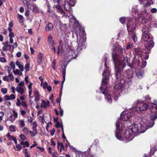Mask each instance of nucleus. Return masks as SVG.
<instances>
[{
  "label": "nucleus",
  "mask_w": 157,
  "mask_h": 157,
  "mask_svg": "<svg viewBox=\"0 0 157 157\" xmlns=\"http://www.w3.org/2000/svg\"><path fill=\"white\" fill-rule=\"evenodd\" d=\"M151 104L152 107V109H151V120L148 121L147 117L146 116H144L140 119V123L141 133L144 132L147 129L153 127L154 124L153 121L157 118V102L156 101H154V103H151Z\"/></svg>",
  "instance_id": "obj_1"
},
{
  "label": "nucleus",
  "mask_w": 157,
  "mask_h": 157,
  "mask_svg": "<svg viewBox=\"0 0 157 157\" xmlns=\"http://www.w3.org/2000/svg\"><path fill=\"white\" fill-rule=\"evenodd\" d=\"M104 60L105 61V68L104 69L102 74L103 78L102 81V86L100 87V89L102 94L105 95V98L107 99L108 102L111 103L112 102V100L111 99V96L110 94V92L109 90H108L107 89H106L105 87L106 86L108 83L109 79L110 72L109 70V67L106 66V62L107 60L106 57L105 58Z\"/></svg>",
  "instance_id": "obj_2"
},
{
  "label": "nucleus",
  "mask_w": 157,
  "mask_h": 157,
  "mask_svg": "<svg viewBox=\"0 0 157 157\" xmlns=\"http://www.w3.org/2000/svg\"><path fill=\"white\" fill-rule=\"evenodd\" d=\"M85 33V31L84 30H79V35L80 36V39L79 40H78V33L77 32L75 33L77 37V42L78 44V47L77 48V50L78 52H80L83 49L85 48L86 38Z\"/></svg>",
  "instance_id": "obj_3"
},
{
  "label": "nucleus",
  "mask_w": 157,
  "mask_h": 157,
  "mask_svg": "<svg viewBox=\"0 0 157 157\" xmlns=\"http://www.w3.org/2000/svg\"><path fill=\"white\" fill-rule=\"evenodd\" d=\"M142 39L145 42H148L145 44V48L147 50H150L154 46V43L152 39L150 38L149 34L143 33L142 35Z\"/></svg>",
  "instance_id": "obj_4"
},
{
  "label": "nucleus",
  "mask_w": 157,
  "mask_h": 157,
  "mask_svg": "<svg viewBox=\"0 0 157 157\" xmlns=\"http://www.w3.org/2000/svg\"><path fill=\"white\" fill-rule=\"evenodd\" d=\"M112 57L114 63L115 67H117L118 65H120L121 64V61L122 60L121 56L119 55L117 53H114L112 54Z\"/></svg>",
  "instance_id": "obj_5"
},
{
  "label": "nucleus",
  "mask_w": 157,
  "mask_h": 157,
  "mask_svg": "<svg viewBox=\"0 0 157 157\" xmlns=\"http://www.w3.org/2000/svg\"><path fill=\"white\" fill-rule=\"evenodd\" d=\"M117 67H115V69L116 71V74L115 75L117 79H119L121 75V71L124 67V65L123 64H121L120 65H118Z\"/></svg>",
  "instance_id": "obj_6"
},
{
  "label": "nucleus",
  "mask_w": 157,
  "mask_h": 157,
  "mask_svg": "<svg viewBox=\"0 0 157 157\" xmlns=\"http://www.w3.org/2000/svg\"><path fill=\"white\" fill-rule=\"evenodd\" d=\"M122 125L120 123L117 122L116 124V129L117 132L116 131L115 132V135L117 138L119 139L121 137V134L118 132L119 131H121L123 129L122 126Z\"/></svg>",
  "instance_id": "obj_7"
},
{
  "label": "nucleus",
  "mask_w": 157,
  "mask_h": 157,
  "mask_svg": "<svg viewBox=\"0 0 157 157\" xmlns=\"http://www.w3.org/2000/svg\"><path fill=\"white\" fill-rule=\"evenodd\" d=\"M137 106L139 107V109L140 111H145L148 108V105L144 103V102H140L138 101L137 102Z\"/></svg>",
  "instance_id": "obj_8"
},
{
  "label": "nucleus",
  "mask_w": 157,
  "mask_h": 157,
  "mask_svg": "<svg viewBox=\"0 0 157 157\" xmlns=\"http://www.w3.org/2000/svg\"><path fill=\"white\" fill-rule=\"evenodd\" d=\"M132 116L131 113L129 112L124 114V113H122L121 115V118L122 121H125L129 119Z\"/></svg>",
  "instance_id": "obj_9"
},
{
  "label": "nucleus",
  "mask_w": 157,
  "mask_h": 157,
  "mask_svg": "<svg viewBox=\"0 0 157 157\" xmlns=\"http://www.w3.org/2000/svg\"><path fill=\"white\" fill-rule=\"evenodd\" d=\"M55 3L54 7H55L58 10L61 11V7L60 4H62L63 0H53Z\"/></svg>",
  "instance_id": "obj_10"
},
{
  "label": "nucleus",
  "mask_w": 157,
  "mask_h": 157,
  "mask_svg": "<svg viewBox=\"0 0 157 157\" xmlns=\"http://www.w3.org/2000/svg\"><path fill=\"white\" fill-rule=\"evenodd\" d=\"M133 134V133L129 130V128H128L125 130L124 134V136L125 138L128 139L130 138Z\"/></svg>",
  "instance_id": "obj_11"
},
{
  "label": "nucleus",
  "mask_w": 157,
  "mask_h": 157,
  "mask_svg": "<svg viewBox=\"0 0 157 157\" xmlns=\"http://www.w3.org/2000/svg\"><path fill=\"white\" fill-rule=\"evenodd\" d=\"M73 47L72 45H71L69 47V51L70 50L71 52V55H69V56H71V59H76L78 56L77 54H75V51L73 50Z\"/></svg>",
  "instance_id": "obj_12"
},
{
  "label": "nucleus",
  "mask_w": 157,
  "mask_h": 157,
  "mask_svg": "<svg viewBox=\"0 0 157 157\" xmlns=\"http://www.w3.org/2000/svg\"><path fill=\"white\" fill-rule=\"evenodd\" d=\"M123 57V59H122V60H121V64H122L124 65V67L125 66V64L126 63L129 64V63L130 61V59L128 57L126 56L124 57V55L122 56Z\"/></svg>",
  "instance_id": "obj_13"
},
{
  "label": "nucleus",
  "mask_w": 157,
  "mask_h": 157,
  "mask_svg": "<svg viewBox=\"0 0 157 157\" xmlns=\"http://www.w3.org/2000/svg\"><path fill=\"white\" fill-rule=\"evenodd\" d=\"M126 77L128 79L132 78L133 77V71L131 69L127 70L126 71Z\"/></svg>",
  "instance_id": "obj_14"
},
{
  "label": "nucleus",
  "mask_w": 157,
  "mask_h": 157,
  "mask_svg": "<svg viewBox=\"0 0 157 157\" xmlns=\"http://www.w3.org/2000/svg\"><path fill=\"white\" fill-rule=\"evenodd\" d=\"M129 130L131 131L133 134L136 133L138 131V128L137 125L136 124H133L132 125L131 128H129Z\"/></svg>",
  "instance_id": "obj_15"
},
{
  "label": "nucleus",
  "mask_w": 157,
  "mask_h": 157,
  "mask_svg": "<svg viewBox=\"0 0 157 157\" xmlns=\"http://www.w3.org/2000/svg\"><path fill=\"white\" fill-rule=\"evenodd\" d=\"M53 27V24L51 23H49L47 24L45 27V30L46 32H49L52 30Z\"/></svg>",
  "instance_id": "obj_16"
},
{
  "label": "nucleus",
  "mask_w": 157,
  "mask_h": 157,
  "mask_svg": "<svg viewBox=\"0 0 157 157\" xmlns=\"http://www.w3.org/2000/svg\"><path fill=\"white\" fill-rule=\"evenodd\" d=\"M43 55L41 53L39 52L37 56V62L40 65L42 63Z\"/></svg>",
  "instance_id": "obj_17"
},
{
  "label": "nucleus",
  "mask_w": 157,
  "mask_h": 157,
  "mask_svg": "<svg viewBox=\"0 0 157 157\" xmlns=\"http://www.w3.org/2000/svg\"><path fill=\"white\" fill-rule=\"evenodd\" d=\"M66 66L65 65H63L61 66V69L62 70V73L63 78V83L65 79V75H66Z\"/></svg>",
  "instance_id": "obj_18"
},
{
  "label": "nucleus",
  "mask_w": 157,
  "mask_h": 157,
  "mask_svg": "<svg viewBox=\"0 0 157 157\" xmlns=\"http://www.w3.org/2000/svg\"><path fill=\"white\" fill-rule=\"evenodd\" d=\"M127 27L128 31H132L133 30H134L136 28V25L135 24H133L132 25L128 24H127Z\"/></svg>",
  "instance_id": "obj_19"
},
{
  "label": "nucleus",
  "mask_w": 157,
  "mask_h": 157,
  "mask_svg": "<svg viewBox=\"0 0 157 157\" xmlns=\"http://www.w3.org/2000/svg\"><path fill=\"white\" fill-rule=\"evenodd\" d=\"M134 50L136 55L140 56H141L142 52L139 48H134Z\"/></svg>",
  "instance_id": "obj_20"
},
{
  "label": "nucleus",
  "mask_w": 157,
  "mask_h": 157,
  "mask_svg": "<svg viewBox=\"0 0 157 157\" xmlns=\"http://www.w3.org/2000/svg\"><path fill=\"white\" fill-rule=\"evenodd\" d=\"M16 65L18 67L19 69H20L21 71H23V67L22 65V63L21 62H20L19 61H16Z\"/></svg>",
  "instance_id": "obj_21"
},
{
  "label": "nucleus",
  "mask_w": 157,
  "mask_h": 157,
  "mask_svg": "<svg viewBox=\"0 0 157 157\" xmlns=\"http://www.w3.org/2000/svg\"><path fill=\"white\" fill-rule=\"evenodd\" d=\"M142 31L143 33H146V34H149V28L148 26H147L144 25L143 27Z\"/></svg>",
  "instance_id": "obj_22"
},
{
  "label": "nucleus",
  "mask_w": 157,
  "mask_h": 157,
  "mask_svg": "<svg viewBox=\"0 0 157 157\" xmlns=\"http://www.w3.org/2000/svg\"><path fill=\"white\" fill-rule=\"evenodd\" d=\"M16 90L19 93L21 94H23L24 92V90L23 88L20 86H17L16 88Z\"/></svg>",
  "instance_id": "obj_23"
},
{
  "label": "nucleus",
  "mask_w": 157,
  "mask_h": 157,
  "mask_svg": "<svg viewBox=\"0 0 157 157\" xmlns=\"http://www.w3.org/2000/svg\"><path fill=\"white\" fill-rule=\"evenodd\" d=\"M144 73V72L143 70H139L136 72V75L138 78H141L143 77V75Z\"/></svg>",
  "instance_id": "obj_24"
},
{
  "label": "nucleus",
  "mask_w": 157,
  "mask_h": 157,
  "mask_svg": "<svg viewBox=\"0 0 157 157\" xmlns=\"http://www.w3.org/2000/svg\"><path fill=\"white\" fill-rule=\"evenodd\" d=\"M154 3L153 0H147V2L144 5V7H149L151 4Z\"/></svg>",
  "instance_id": "obj_25"
},
{
  "label": "nucleus",
  "mask_w": 157,
  "mask_h": 157,
  "mask_svg": "<svg viewBox=\"0 0 157 157\" xmlns=\"http://www.w3.org/2000/svg\"><path fill=\"white\" fill-rule=\"evenodd\" d=\"M122 87V85L121 84L119 83L114 86V90H118L119 91L120 90H121Z\"/></svg>",
  "instance_id": "obj_26"
},
{
  "label": "nucleus",
  "mask_w": 157,
  "mask_h": 157,
  "mask_svg": "<svg viewBox=\"0 0 157 157\" xmlns=\"http://www.w3.org/2000/svg\"><path fill=\"white\" fill-rule=\"evenodd\" d=\"M58 148L59 149L60 147V151L61 152L62 150H64V147L63 144L59 142H58Z\"/></svg>",
  "instance_id": "obj_27"
},
{
  "label": "nucleus",
  "mask_w": 157,
  "mask_h": 157,
  "mask_svg": "<svg viewBox=\"0 0 157 157\" xmlns=\"http://www.w3.org/2000/svg\"><path fill=\"white\" fill-rule=\"evenodd\" d=\"M17 18L20 23H22L24 22V18L22 15H21L19 14H17Z\"/></svg>",
  "instance_id": "obj_28"
},
{
  "label": "nucleus",
  "mask_w": 157,
  "mask_h": 157,
  "mask_svg": "<svg viewBox=\"0 0 157 157\" xmlns=\"http://www.w3.org/2000/svg\"><path fill=\"white\" fill-rule=\"evenodd\" d=\"M33 11L36 13L39 12V9L36 4H33Z\"/></svg>",
  "instance_id": "obj_29"
},
{
  "label": "nucleus",
  "mask_w": 157,
  "mask_h": 157,
  "mask_svg": "<svg viewBox=\"0 0 157 157\" xmlns=\"http://www.w3.org/2000/svg\"><path fill=\"white\" fill-rule=\"evenodd\" d=\"M64 8L65 10L67 11H68L69 9V2L67 1H65L63 5Z\"/></svg>",
  "instance_id": "obj_30"
},
{
  "label": "nucleus",
  "mask_w": 157,
  "mask_h": 157,
  "mask_svg": "<svg viewBox=\"0 0 157 157\" xmlns=\"http://www.w3.org/2000/svg\"><path fill=\"white\" fill-rule=\"evenodd\" d=\"M42 103L44 104V105L43 106L41 105V107L45 108L47 106H48L49 105V104H50V102L49 101H48L47 102L44 101L43 100L42 101Z\"/></svg>",
  "instance_id": "obj_31"
},
{
  "label": "nucleus",
  "mask_w": 157,
  "mask_h": 157,
  "mask_svg": "<svg viewBox=\"0 0 157 157\" xmlns=\"http://www.w3.org/2000/svg\"><path fill=\"white\" fill-rule=\"evenodd\" d=\"M71 17H70L69 16V17L70 18V20H73V22L75 24H76L77 25H78V21H77L75 19V18L72 15H71Z\"/></svg>",
  "instance_id": "obj_32"
},
{
  "label": "nucleus",
  "mask_w": 157,
  "mask_h": 157,
  "mask_svg": "<svg viewBox=\"0 0 157 157\" xmlns=\"http://www.w3.org/2000/svg\"><path fill=\"white\" fill-rule=\"evenodd\" d=\"M15 75H18L19 76H21L22 75V73L18 69H16L15 71H13Z\"/></svg>",
  "instance_id": "obj_33"
},
{
  "label": "nucleus",
  "mask_w": 157,
  "mask_h": 157,
  "mask_svg": "<svg viewBox=\"0 0 157 157\" xmlns=\"http://www.w3.org/2000/svg\"><path fill=\"white\" fill-rule=\"evenodd\" d=\"M125 50V49L123 48H119L118 50V52L119 53L120 55L122 56L123 55V52Z\"/></svg>",
  "instance_id": "obj_34"
},
{
  "label": "nucleus",
  "mask_w": 157,
  "mask_h": 157,
  "mask_svg": "<svg viewBox=\"0 0 157 157\" xmlns=\"http://www.w3.org/2000/svg\"><path fill=\"white\" fill-rule=\"evenodd\" d=\"M45 5H46L47 7H48V11L47 12H48L49 13H50V7H51V6L50 5V4L49 3V2L48 1H46V4H45Z\"/></svg>",
  "instance_id": "obj_35"
},
{
  "label": "nucleus",
  "mask_w": 157,
  "mask_h": 157,
  "mask_svg": "<svg viewBox=\"0 0 157 157\" xmlns=\"http://www.w3.org/2000/svg\"><path fill=\"white\" fill-rule=\"evenodd\" d=\"M76 2V0H69V6H74Z\"/></svg>",
  "instance_id": "obj_36"
},
{
  "label": "nucleus",
  "mask_w": 157,
  "mask_h": 157,
  "mask_svg": "<svg viewBox=\"0 0 157 157\" xmlns=\"http://www.w3.org/2000/svg\"><path fill=\"white\" fill-rule=\"evenodd\" d=\"M62 129L63 132V134H62V138L64 139V141L65 142V140L67 142H68V140L66 138V137H65L63 132V126H62Z\"/></svg>",
  "instance_id": "obj_37"
},
{
  "label": "nucleus",
  "mask_w": 157,
  "mask_h": 157,
  "mask_svg": "<svg viewBox=\"0 0 157 157\" xmlns=\"http://www.w3.org/2000/svg\"><path fill=\"white\" fill-rule=\"evenodd\" d=\"M20 139L23 141L25 140L26 138L24 134H21L19 136Z\"/></svg>",
  "instance_id": "obj_38"
},
{
  "label": "nucleus",
  "mask_w": 157,
  "mask_h": 157,
  "mask_svg": "<svg viewBox=\"0 0 157 157\" xmlns=\"http://www.w3.org/2000/svg\"><path fill=\"white\" fill-rule=\"evenodd\" d=\"M10 66L12 69L14 70L15 68V66L14 63L12 61H11L10 63Z\"/></svg>",
  "instance_id": "obj_39"
},
{
  "label": "nucleus",
  "mask_w": 157,
  "mask_h": 157,
  "mask_svg": "<svg viewBox=\"0 0 157 157\" xmlns=\"http://www.w3.org/2000/svg\"><path fill=\"white\" fill-rule=\"evenodd\" d=\"M2 92L4 94H6L7 93V89L5 88H2L1 89Z\"/></svg>",
  "instance_id": "obj_40"
},
{
  "label": "nucleus",
  "mask_w": 157,
  "mask_h": 157,
  "mask_svg": "<svg viewBox=\"0 0 157 157\" xmlns=\"http://www.w3.org/2000/svg\"><path fill=\"white\" fill-rule=\"evenodd\" d=\"M8 77H9L10 78V80L11 81H13L14 80V77L12 74H10L8 75Z\"/></svg>",
  "instance_id": "obj_41"
},
{
  "label": "nucleus",
  "mask_w": 157,
  "mask_h": 157,
  "mask_svg": "<svg viewBox=\"0 0 157 157\" xmlns=\"http://www.w3.org/2000/svg\"><path fill=\"white\" fill-rule=\"evenodd\" d=\"M10 131L13 132L15 131V127L14 126L11 125L10 126Z\"/></svg>",
  "instance_id": "obj_42"
},
{
  "label": "nucleus",
  "mask_w": 157,
  "mask_h": 157,
  "mask_svg": "<svg viewBox=\"0 0 157 157\" xmlns=\"http://www.w3.org/2000/svg\"><path fill=\"white\" fill-rule=\"evenodd\" d=\"M34 93L35 95V97H39L40 95L38 91L36 90H35L34 91Z\"/></svg>",
  "instance_id": "obj_43"
},
{
  "label": "nucleus",
  "mask_w": 157,
  "mask_h": 157,
  "mask_svg": "<svg viewBox=\"0 0 157 157\" xmlns=\"http://www.w3.org/2000/svg\"><path fill=\"white\" fill-rule=\"evenodd\" d=\"M11 100V99L10 98V97L9 95H6L4 96V101H6V100Z\"/></svg>",
  "instance_id": "obj_44"
},
{
  "label": "nucleus",
  "mask_w": 157,
  "mask_h": 157,
  "mask_svg": "<svg viewBox=\"0 0 157 157\" xmlns=\"http://www.w3.org/2000/svg\"><path fill=\"white\" fill-rule=\"evenodd\" d=\"M13 117L15 118L17 117V113L14 110H13Z\"/></svg>",
  "instance_id": "obj_45"
},
{
  "label": "nucleus",
  "mask_w": 157,
  "mask_h": 157,
  "mask_svg": "<svg viewBox=\"0 0 157 157\" xmlns=\"http://www.w3.org/2000/svg\"><path fill=\"white\" fill-rule=\"evenodd\" d=\"M25 69L26 71H29V64L27 63L25 66Z\"/></svg>",
  "instance_id": "obj_46"
},
{
  "label": "nucleus",
  "mask_w": 157,
  "mask_h": 157,
  "mask_svg": "<svg viewBox=\"0 0 157 157\" xmlns=\"http://www.w3.org/2000/svg\"><path fill=\"white\" fill-rule=\"evenodd\" d=\"M37 126V124L36 123V126H33V132H34L35 133V134H37V130L36 129V127Z\"/></svg>",
  "instance_id": "obj_47"
},
{
  "label": "nucleus",
  "mask_w": 157,
  "mask_h": 157,
  "mask_svg": "<svg viewBox=\"0 0 157 157\" xmlns=\"http://www.w3.org/2000/svg\"><path fill=\"white\" fill-rule=\"evenodd\" d=\"M126 19L124 17H122L121 18H120V21L122 24L124 23Z\"/></svg>",
  "instance_id": "obj_48"
},
{
  "label": "nucleus",
  "mask_w": 157,
  "mask_h": 157,
  "mask_svg": "<svg viewBox=\"0 0 157 157\" xmlns=\"http://www.w3.org/2000/svg\"><path fill=\"white\" fill-rule=\"evenodd\" d=\"M134 31V30H133L132 31H128V32L129 34L131 35V36L135 35V33Z\"/></svg>",
  "instance_id": "obj_49"
},
{
  "label": "nucleus",
  "mask_w": 157,
  "mask_h": 157,
  "mask_svg": "<svg viewBox=\"0 0 157 157\" xmlns=\"http://www.w3.org/2000/svg\"><path fill=\"white\" fill-rule=\"evenodd\" d=\"M7 136L8 137V139L9 140H11L13 137V136H12L11 135H10L9 133L7 134Z\"/></svg>",
  "instance_id": "obj_50"
},
{
  "label": "nucleus",
  "mask_w": 157,
  "mask_h": 157,
  "mask_svg": "<svg viewBox=\"0 0 157 157\" xmlns=\"http://www.w3.org/2000/svg\"><path fill=\"white\" fill-rule=\"evenodd\" d=\"M29 143L27 141H25V142L24 145L23 146V147L25 148V147H28L29 146Z\"/></svg>",
  "instance_id": "obj_51"
},
{
  "label": "nucleus",
  "mask_w": 157,
  "mask_h": 157,
  "mask_svg": "<svg viewBox=\"0 0 157 157\" xmlns=\"http://www.w3.org/2000/svg\"><path fill=\"white\" fill-rule=\"evenodd\" d=\"M147 21L148 20L147 18L144 17L142 19V22L143 24L146 23L147 22Z\"/></svg>",
  "instance_id": "obj_52"
},
{
  "label": "nucleus",
  "mask_w": 157,
  "mask_h": 157,
  "mask_svg": "<svg viewBox=\"0 0 157 157\" xmlns=\"http://www.w3.org/2000/svg\"><path fill=\"white\" fill-rule=\"evenodd\" d=\"M9 119L10 121L13 122L15 120V119L13 117V115H11L9 117Z\"/></svg>",
  "instance_id": "obj_53"
},
{
  "label": "nucleus",
  "mask_w": 157,
  "mask_h": 157,
  "mask_svg": "<svg viewBox=\"0 0 157 157\" xmlns=\"http://www.w3.org/2000/svg\"><path fill=\"white\" fill-rule=\"evenodd\" d=\"M144 98L145 99V100L147 101H149L151 100V98H150L149 95H147L146 96L144 97Z\"/></svg>",
  "instance_id": "obj_54"
},
{
  "label": "nucleus",
  "mask_w": 157,
  "mask_h": 157,
  "mask_svg": "<svg viewBox=\"0 0 157 157\" xmlns=\"http://www.w3.org/2000/svg\"><path fill=\"white\" fill-rule=\"evenodd\" d=\"M131 36L132 37L133 41L134 42H136L137 40L136 36V35L134 36Z\"/></svg>",
  "instance_id": "obj_55"
},
{
  "label": "nucleus",
  "mask_w": 157,
  "mask_h": 157,
  "mask_svg": "<svg viewBox=\"0 0 157 157\" xmlns=\"http://www.w3.org/2000/svg\"><path fill=\"white\" fill-rule=\"evenodd\" d=\"M16 148L18 151L21 150L22 148L21 146L19 144H17L16 145Z\"/></svg>",
  "instance_id": "obj_56"
},
{
  "label": "nucleus",
  "mask_w": 157,
  "mask_h": 157,
  "mask_svg": "<svg viewBox=\"0 0 157 157\" xmlns=\"http://www.w3.org/2000/svg\"><path fill=\"white\" fill-rule=\"evenodd\" d=\"M0 61L2 62H6V59L4 57H1L0 58Z\"/></svg>",
  "instance_id": "obj_57"
},
{
  "label": "nucleus",
  "mask_w": 157,
  "mask_h": 157,
  "mask_svg": "<svg viewBox=\"0 0 157 157\" xmlns=\"http://www.w3.org/2000/svg\"><path fill=\"white\" fill-rule=\"evenodd\" d=\"M11 100H14L15 98V96L13 94H11L10 96Z\"/></svg>",
  "instance_id": "obj_58"
},
{
  "label": "nucleus",
  "mask_w": 157,
  "mask_h": 157,
  "mask_svg": "<svg viewBox=\"0 0 157 157\" xmlns=\"http://www.w3.org/2000/svg\"><path fill=\"white\" fill-rule=\"evenodd\" d=\"M3 80L5 81H7L8 82L9 81V79L8 78V76H3Z\"/></svg>",
  "instance_id": "obj_59"
},
{
  "label": "nucleus",
  "mask_w": 157,
  "mask_h": 157,
  "mask_svg": "<svg viewBox=\"0 0 157 157\" xmlns=\"http://www.w3.org/2000/svg\"><path fill=\"white\" fill-rule=\"evenodd\" d=\"M25 3L24 2V3H25V5L27 6L28 7H30V5L29 2H27L26 1H25Z\"/></svg>",
  "instance_id": "obj_60"
},
{
  "label": "nucleus",
  "mask_w": 157,
  "mask_h": 157,
  "mask_svg": "<svg viewBox=\"0 0 157 157\" xmlns=\"http://www.w3.org/2000/svg\"><path fill=\"white\" fill-rule=\"evenodd\" d=\"M22 131L24 133L27 134L28 133V130L27 128L25 127L23 129Z\"/></svg>",
  "instance_id": "obj_61"
},
{
  "label": "nucleus",
  "mask_w": 157,
  "mask_h": 157,
  "mask_svg": "<svg viewBox=\"0 0 157 157\" xmlns=\"http://www.w3.org/2000/svg\"><path fill=\"white\" fill-rule=\"evenodd\" d=\"M14 35L13 32L10 33L9 34V36L10 37V38H12L14 37Z\"/></svg>",
  "instance_id": "obj_62"
},
{
  "label": "nucleus",
  "mask_w": 157,
  "mask_h": 157,
  "mask_svg": "<svg viewBox=\"0 0 157 157\" xmlns=\"http://www.w3.org/2000/svg\"><path fill=\"white\" fill-rule=\"evenodd\" d=\"M20 124L21 127H24L25 125V124L24 120H22L21 121Z\"/></svg>",
  "instance_id": "obj_63"
},
{
  "label": "nucleus",
  "mask_w": 157,
  "mask_h": 157,
  "mask_svg": "<svg viewBox=\"0 0 157 157\" xmlns=\"http://www.w3.org/2000/svg\"><path fill=\"white\" fill-rule=\"evenodd\" d=\"M157 11V10L156 8H153L151 9V12L153 13L156 12Z\"/></svg>",
  "instance_id": "obj_64"
}]
</instances>
